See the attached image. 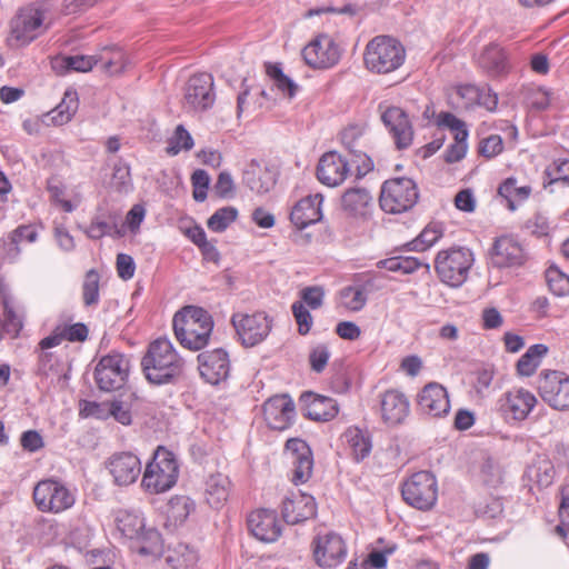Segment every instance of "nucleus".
<instances>
[{"label": "nucleus", "mask_w": 569, "mask_h": 569, "mask_svg": "<svg viewBox=\"0 0 569 569\" xmlns=\"http://www.w3.org/2000/svg\"><path fill=\"white\" fill-rule=\"evenodd\" d=\"M370 200L371 197L366 189L351 188L343 193L341 203L343 210L357 214L363 211V209L369 204Z\"/></svg>", "instance_id": "obj_43"}, {"label": "nucleus", "mask_w": 569, "mask_h": 569, "mask_svg": "<svg viewBox=\"0 0 569 569\" xmlns=\"http://www.w3.org/2000/svg\"><path fill=\"white\" fill-rule=\"evenodd\" d=\"M107 469L112 476L113 483L127 487L134 483L141 475L139 457L129 451L113 453L107 461Z\"/></svg>", "instance_id": "obj_18"}, {"label": "nucleus", "mask_w": 569, "mask_h": 569, "mask_svg": "<svg viewBox=\"0 0 569 569\" xmlns=\"http://www.w3.org/2000/svg\"><path fill=\"white\" fill-rule=\"evenodd\" d=\"M546 278L550 290L559 297L569 295V277L557 268H549Z\"/></svg>", "instance_id": "obj_51"}, {"label": "nucleus", "mask_w": 569, "mask_h": 569, "mask_svg": "<svg viewBox=\"0 0 569 569\" xmlns=\"http://www.w3.org/2000/svg\"><path fill=\"white\" fill-rule=\"evenodd\" d=\"M286 455L292 465L293 483H306L313 470L312 451L308 443L298 438L289 439L286 442Z\"/></svg>", "instance_id": "obj_19"}, {"label": "nucleus", "mask_w": 569, "mask_h": 569, "mask_svg": "<svg viewBox=\"0 0 569 569\" xmlns=\"http://www.w3.org/2000/svg\"><path fill=\"white\" fill-rule=\"evenodd\" d=\"M527 259V250L512 234L497 237L488 250V264L496 269L521 267Z\"/></svg>", "instance_id": "obj_10"}, {"label": "nucleus", "mask_w": 569, "mask_h": 569, "mask_svg": "<svg viewBox=\"0 0 569 569\" xmlns=\"http://www.w3.org/2000/svg\"><path fill=\"white\" fill-rule=\"evenodd\" d=\"M537 389L541 399L551 408L560 411L569 410V376L562 371H541Z\"/></svg>", "instance_id": "obj_11"}, {"label": "nucleus", "mask_w": 569, "mask_h": 569, "mask_svg": "<svg viewBox=\"0 0 569 569\" xmlns=\"http://www.w3.org/2000/svg\"><path fill=\"white\" fill-rule=\"evenodd\" d=\"M296 416L295 403L288 395H277L263 403V417L267 425L276 430L291 426Z\"/></svg>", "instance_id": "obj_21"}, {"label": "nucleus", "mask_w": 569, "mask_h": 569, "mask_svg": "<svg viewBox=\"0 0 569 569\" xmlns=\"http://www.w3.org/2000/svg\"><path fill=\"white\" fill-rule=\"evenodd\" d=\"M108 403L109 401L81 400L79 403V415L82 418L93 417L99 420H107Z\"/></svg>", "instance_id": "obj_58"}, {"label": "nucleus", "mask_w": 569, "mask_h": 569, "mask_svg": "<svg viewBox=\"0 0 569 569\" xmlns=\"http://www.w3.org/2000/svg\"><path fill=\"white\" fill-rule=\"evenodd\" d=\"M78 110V96L76 91L67 90L61 102L51 111L54 124L61 126L71 120Z\"/></svg>", "instance_id": "obj_40"}, {"label": "nucleus", "mask_w": 569, "mask_h": 569, "mask_svg": "<svg viewBox=\"0 0 569 569\" xmlns=\"http://www.w3.org/2000/svg\"><path fill=\"white\" fill-rule=\"evenodd\" d=\"M548 352V347L543 343H536L520 357L517 362V372L523 377H530L540 365L541 358Z\"/></svg>", "instance_id": "obj_37"}, {"label": "nucleus", "mask_w": 569, "mask_h": 569, "mask_svg": "<svg viewBox=\"0 0 569 569\" xmlns=\"http://www.w3.org/2000/svg\"><path fill=\"white\" fill-rule=\"evenodd\" d=\"M342 439L350 448L355 460L361 461L370 455L372 441L367 430L351 426L343 432Z\"/></svg>", "instance_id": "obj_33"}, {"label": "nucleus", "mask_w": 569, "mask_h": 569, "mask_svg": "<svg viewBox=\"0 0 569 569\" xmlns=\"http://www.w3.org/2000/svg\"><path fill=\"white\" fill-rule=\"evenodd\" d=\"M238 217V210L233 207H223L214 211L208 219L207 226L213 232H223Z\"/></svg>", "instance_id": "obj_48"}, {"label": "nucleus", "mask_w": 569, "mask_h": 569, "mask_svg": "<svg viewBox=\"0 0 569 569\" xmlns=\"http://www.w3.org/2000/svg\"><path fill=\"white\" fill-rule=\"evenodd\" d=\"M231 492L232 483L226 475L214 473L206 480L204 499L212 509H221L229 500Z\"/></svg>", "instance_id": "obj_30"}, {"label": "nucleus", "mask_w": 569, "mask_h": 569, "mask_svg": "<svg viewBox=\"0 0 569 569\" xmlns=\"http://www.w3.org/2000/svg\"><path fill=\"white\" fill-rule=\"evenodd\" d=\"M248 528L262 542H274L281 536L282 525L274 510L258 509L248 516Z\"/></svg>", "instance_id": "obj_20"}, {"label": "nucleus", "mask_w": 569, "mask_h": 569, "mask_svg": "<svg viewBox=\"0 0 569 569\" xmlns=\"http://www.w3.org/2000/svg\"><path fill=\"white\" fill-rule=\"evenodd\" d=\"M367 295L363 284L355 278L352 284L346 286L339 291V305L348 311H360L367 303Z\"/></svg>", "instance_id": "obj_36"}, {"label": "nucleus", "mask_w": 569, "mask_h": 569, "mask_svg": "<svg viewBox=\"0 0 569 569\" xmlns=\"http://www.w3.org/2000/svg\"><path fill=\"white\" fill-rule=\"evenodd\" d=\"M503 151V141L499 134H490L480 140L478 153L486 158L492 159Z\"/></svg>", "instance_id": "obj_54"}, {"label": "nucleus", "mask_w": 569, "mask_h": 569, "mask_svg": "<svg viewBox=\"0 0 569 569\" xmlns=\"http://www.w3.org/2000/svg\"><path fill=\"white\" fill-rule=\"evenodd\" d=\"M301 302L310 309H318L323 303L325 291L321 287H307L300 292Z\"/></svg>", "instance_id": "obj_61"}, {"label": "nucleus", "mask_w": 569, "mask_h": 569, "mask_svg": "<svg viewBox=\"0 0 569 569\" xmlns=\"http://www.w3.org/2000/svg\"><path fill=\"white\" fill-rule=\"evenodd\" d=\"M96 60L89 56H64L58 57L52 61V68L59 71H90Z\"/></svg>", "instance_id": "obj_42"}, {"label": "nucleus", "mask_w": 569, "mask_h": 569, "mask_svg": "<svg viewBox=\"0 0 569 569\" xmlns=\"http://www.w3.org/2000/svg\"><path fill=\"white\" fill-rule=\"evenodd\" d=\"M118 531L132 540L134 548L143 556H159L162 551V538L154 528H147L141 513L131 510H119L116 513Z\"/></svg>", "instance_id": "obj_3"}, {"label": "nucleus", "mask_w": 569, "mask_h": 569, "mask_svg": "<svg viewBox=\"0 0 569 569\" xmlns=\"http://www.w3.org/2000/svg\"><path fill=\"white\" fill-rule=\"evenodd\" d=\"M84 233L91 240H99L103 237L121 238L124 236L122 227L118 226V216L112 212L96 214Z\"/></svg>", "instance_id": "obj_31"}, {"label": "nucleus", "mask_w": 569, "mask_h": 569, "mask_svg": "<svg viewBox=\"0 0 569 569\" xmlns=\"http://www.w3.org/2000/svg\"><path fill=\"white\" fill-rule=\"evenodd\" d=\"M401 496L411 507L419 510L431 509L438 498V485L429 471H419L410 476L401 486Z\"/></svg>", "instance_id": "obj_7"}, {"label": "nucleus", "mask_w": 569, "mask_h": 569, "mask_svg": "<svg viewBox=\"0 0 569 569\" xmlns=\"http://www.w3.org/2000/svg\"><path fill=\"white\" fill-rule=\"evenodd\" d=\"M179 466L174 455L159 447L142 475L141 486L150 493H162L170 490L177 482Z\"/></svg>", "instance_id": "obj_5"}, {"label": "nucleus", "mask_w": 569, "mask_h": 569, "mask_svg": "<svg viewBox=\"0 0 569 569\" xmlns=\"http://www.w3.org/2000/svg\"><path fill=\"white\" fill-rule=\"evenodd\" d=\"M473 261V253L469 248L451 247L437 253L435 271L442 283L458 288L466 282Z\"/></svg>", "instance_id": "obj_6"}, {"label": "nucleus", "mask_w": 569, "mask_h": 569, "mask_svg": "<svg viewBox=\"0 0 569 569\" xmlns=\"http://www.w3.org/2000/svg\"><path fill=\"white\" fill-rule=\"evenodd\" d=\"M410 413L409 399L399 391L393 390V422L401 423Z\"/></svg>", "instance_id": "obj_62"}, {"label": "nucleus", "mask_w": 569, "mask_h": 569, "mask_svg": "<svg viewBox=\"0 0 569 569\" xmlns=\"http://www.w3.org/2000/svg\"><path fill=\"white\" fill-rule=\"evenodd\" d=\"M531 188L529 186L517 187V179L513 177L507 178L498 188V194L507 200L509 210L515 211L516 200L523 201L529 198Z\"/></svg>", "instance_id": "obj_39"}, {"label": "nucleus", "mask_w": 569, "mask_h": 569, "mask_svg": "<svg viewBox=\"0 0 569 569\" xmlns=\"http://www.w3.org/2000/svg\"><path fill=\"white\" fill-rule=\"evenodd\" d=\"M141 370L150 385H176L186 376L187 361L170 339L160 337L151 341L141 358Z\"/></svg>", "instance_id": "obj_1"}, {"label": "nucleus", "mask_w": 569, "mask_h": 569, "mask_svg": "<svg viewBox=\"0 0 569 569\" xmlns=\"http://www.w3.org/2000/svg\"><path fill=\"white\" fill-rule=\"evenodd\" d=\"M281 512L287 523L296 525L316 516L315 498L301 491L291 492L282 500Z\"/></svg>", "instance_id": "obj_23"}, {"label": "nucleus", "mask_w": 569, "mask_h": 569, "mask_svg": "<svg viewBox=\"0 0 569 569\" xmlns=\"http://www.w3.org/2000/svg\"><path fill=\"white\" fill-rule=\"evenodd\" d=\"M110 417L123 426H129L132 422L130 406L118 399L108 403L107 419Z\"/></svg>", "instance_id": "obj_57"}, {"label": "nucleus", "mask_w": 569, "mask_h": 569, "mask_svg": "<svg viewBox=\"0 0 569 569\" xmlns=\"http://www.w3.org/2000/svg\"><path fill=\"white\" fill-rule=\"evenodd\" d=\"M231 323L244 347H253L262 342L271 330V320L264 312L252 315L237 312L232 315Z\"/></svg>", "instance_id": "obj_13"}, {"label": "nucleus", "mask_w": 569, "mask_h": 569, "mask_svg": "<svg viewBox=\"0 0 569 569\" xmlns=\"http://www.w3.org/2000/svg\"><path fill=\"white\" fill-rule=\"evenodd\" d=\"M476 478L485 487L498 488L503 482V470L500 462L491 456H483L478 465Z\"/></svg>", "instance_id": "obj_35"}, {"label": "nucleus", "mask_w": 569, "mask_h": 569, "mask_svg": "<svg viewBox=\"0 0 569 569\" xmlns=\"http://www.w3.org/2000/svg\"><path fill=\"white\" fill-rule=\"evenodd\" d=\"M437 124L450 129L455 134L453 143H467L469 136L466 123L453 113L442 111L437 117Z\"/></svg>", "instance_id": "obj_44"}, {"label": "nucleus", "mask_w": 569, "mask_h": 569, "mask_svg": "<svg viewBox=\"0 0 569 569\" xmlns=\"http://www.w3.org/2000/svg\"><path fill=\"white\" fill-rule=\"evenodd\" d=\"M32 500L40 512L59 515L76 505L77 496L66 482L51 477L41 479L34 485Z\"/></svg>", "instance_id": "obj_4"}, {"label": "nucleus", "mask_w": 569, "mask_h": 569, "mask_svg": "<svg viewBox=\"0 0 569 569\" xmlns=\"http://www.w3.org/2000/svg\"><path fill=\"white\" fill-rule=\"evenodd\" d=\"M321 193L309 194L300 199L290 212V220L298 229H305L310 224L319 222L322 218Z\"/></svg>", "instance_id": "obj_27"}, {"label": "nucleus", "mask_w": 569, "mask_h": 569, "mask_svg": "<svg viewBox=\"0 0 569 569\" xmlns=\"http://www.w3.org/2000/svg\"><path fill=\"white\" fill-rule=\"evenodd\" d=\"M533 236L545 237L549 234L550 226L548 219L541 213H535L532 218L528 219L525 224Z\"/></svg>", "instance_id": "obj_63"}, {"label": "nucleus", "mask_w": 569, "mask_h": 569, "mask_svg": "<svg viewBox=\"0 0 569 569\" xmlns=\"http://www.w3.org/2000/svg\"><path fill=\"white\" fill-rule=\"evenodd\" d=\"M477 512L488 519H495L502 515L503 503L499 497H488L480 502L477 508Z\"/></svg>", "instance_id": "obj_59"}, {"label": "nucleus", "mask_w": 569, "mask_h": 569, "mask_svg": "<svg viewBox=\"0 0 569 569\" xmlns=\"http://www.w3.org/2000/svg\"><path fill=\"white\" fill-rule=\"evenodd\" d=\"M342 49L336 40L320 33L312 39L302 50L305 62L312 69H330L337 66L341 59Z\"/></svg>", "instance_id": "obj_12"}, {"label": "nucleus", "mask_w": 569, "mask_h": 569, "mask_svg": "<svg viewBox=\"0 0 569 569\" xmlns=\"http://www.w3.org/2000/svg\"><path fill=\"white\" fill-rule=\"evenodd\" d=\"M193 148V139L189 131L182 126H177L173 136L168 141L167 153L177 156L180 151H189Z\"/></svg>", "instance_id": "obj_49"}, {"label": "nucleus", "mask_w": 569, "mask_h": 569, "mask_svg": "<svg viewBox=\"0 0 569 569\" xmlns=\"http://www.w3.org/2000/svg\"><path fill=\"white\" fill-rule=\"evenodd\" d=\"M312 551L315 560L320 567L335 568L346 559L347 545L339 533L320 531L312 540Z\"/></svg>", "instance_id": "obj_14"}, {"label": "nucleus", "mask_w": 569, "mask_h": 569, "mask_svg": "<svg viewBox=\"0 0 569 569\" xmlns=\"http://www.w3.org/2000/svg\"><path fill=\"white\" fill-rule=\"evenodd\" d=\"M417 405L422 413L435 418L447 416L450 411L448 392L438 382H429L422 388Z\"/></svg>", "instance_id": "obj_22"}, {"label": "nucleus", "mask_w": 569, "mask_h": 569, "mask_svg": "<svg viewBox=\"0 0 569 569\" xmlns=\"http://www.w3.org/2000/svg\"><path fill=\"white\" fill-rule=\"evenodd\" d=\"M196 510V502L187 496H174L169 501L168 512L174 522H183Z\"/></svg>", "instance_id": "obj_46"}, {"label": "nucleus", "mask_w": 569, "mask_h": 569, "mask_svg": "<svg viewBox=\"0 0 569 569\" xmlns=\"http://www.w3.org/2000/svg\"><path fill=\"white\" fill-rule=\"evenodd\" d=\"M191 183L193 188V199L197 202H202L207 199L208 189L210 184V177L206 170L197 169L191 176Z\"/></svg>", "instance_id": "obj_53"}, {"label": "nucleus", "mask_w": 569, "mask_h": 569, "mask_svg": "<svg viewBox=\"0 0 569 569\" xmlns=\"http://www.w3.org/2000/svg\"><path fill=\"white\" fill-rule=\"evenodd\" d=\"M213 327L212 316L199 306H184L172 318L174 338L190 351H200L210 343Z\"/></svg>", "instance_id": "obj_2"}, {"label": "nucleus", "mask_w": 569, "mask_h": 569, "mask_svg": "<svg viewBox=\"0 0 569 569\" xmlns=\"http://www.w3.org/2000/svg\"><path fill=\"white\" fill-rule=\"evenodd\" d=\"M363 59L368 70L389 73L391 71V37L377 36L371 39L366 47Z\"/></svg>", "instance_id": "obj_24"}, {"label": "nucleus", "mask_w": 569, "mask_h": 569, "mask_svg": "<svg viewBox=\"0 0 569 569\" xmlns=\"http://www.w3.org/2000/svg\"><path fill=\"white\" fill-rule=\"evenodd\" d=\"M197 561V551L184 545H179L172 553L167 557V562L170 563L173 569H187L193 567Z\"/></svg>", "instance_id": "obj_47"}, {"label": "nucleus", "mask_w": 569, "mask_h": 569, "mask_svg": "<svg viewBox=\"0 0 569 569\" xmlns=\"http://www.w3.org/2000/svg\"><path fill=\"white\" fill-rule=\"evenodd\" d=\"M130 360L122 353L111 352L100 359L94 370V379L102 391L120 389L127 381Z\"/></svg>", "instance_id": "obj_9"}, {"label": "nucleus", "mask_w": 569, "mask_h": 569, "mask_svg": "<svg viewBox=\"0 0 569 569\" xmlns=\"http://www.w3.org/2000/svg\"><path fill=\"white\" fill-rule=\"evenodd\" d=\"M242 181L251 191L258 194L269 192L276 183L273 173L254 159L243 169Z\"/></svg>", "instance_id": "obj_28"}, {"label": "nucleus", "mask_w": 569, "mask_h": 569, "mask_svg": "<svg viewBox=\"0 0 569 569\" xmlns=\"http://www.w3.org/2000/svg\"><path fill=\"white\" fill-rule=\"evenodd\" d=\"M350 169L347 160L336 151L325 153L317 166L318 180L328 187L340 186L347 178Z\"/></svg>", "instance_id": "obj_25"}, {"label": "nucleus", "mask_w": 569, "mask_h": 569, "mask_svg": "<svg viewBox=\"0 0 569 569\" xmlns=\"http://www.w3.org/2000/svg\"><path fill=\"white\" fill-rule=\"evenodd\" d=\"M478 64L489 76H500L507 68L506 54L498 44L490 43L480 53Z\"/></svg>", "instance_id": "obj_34"}, {"label": "nucleus", "mask_w": 569, "mask_h": 569, "mask_svg": "<svg viewBox=\"0 0 569 569\" xmlns=\"http://www.w3.org/2000/svg\"><path fill=\"white\" fill-rule=\"evenodd\" d=\"M216 100L213 77L201 72L189 78L184 87L183 107L191 111H204L211 108Z\"/></svg>", "instance_id": "obj_15"}, {"label": "nucleus", "mask_w": 569, "mask_h": 569, "mask_svg": "<svg viewBox=\"0 0 569 569\" xmlns=\"http://www.w3.org/2000/svg\"><path fill=\"white\" fill-rule=\"evenodd\" d=\"M537 403L538 400L532 392L525 388H513L498 400V409L506 419L523 421Z\"/></svg>", "instance_id": "obj_16"}, {"label": "nucleus", "mask_w": 569, "mask_h": 569, "mask_svg": "<svg viewBox=\"0 0 569 569\" xmlns=\"http://www.w3.org/2000/svg\"><path fill=\"white\" fill-rule=\"evenodd\" d=\"M300 405L305 416L315 421H330L339 412L335 399L311 391L301 395Z\"/></svg>", "instance_id": "obj_26"}, {"label": "nucleus", "mask_w": 569, "mask_h": 569, "mask_svg": "<svg viewBox=\"0 0 569 569\" xmlns=\"http://www.w3.org/2000/svg\"><path fill=\"white\" fill-rule=\"evenodd\" d=\"M20 445L26 451L37 452L44 447V441L37 430H27L21 435Z\"/></svg>", "instance_id": "obj_64"}, {"label": "nucleus", "mask_w": 569, "mask_h": 569, "mask_svg": "<svg viewBox=\"0 0 569 569\" xmlns=\"http://www.w3.org/2000/svg\"><path fill=\"white\" fill-rule=\"evenodd\" d=\"M21 253L20 242L12 237L10 233L1 240L0 243V258L8 261L14 262Z\"/></svg>", "instance_id": "obj_60"}, {"label": "nucleus", "mask_w": 569, "mask_h": 569, "mask_svg": "<svg viewBox=\"0 0 569 569\" xmlns=\"http://www.w3.org/2000/svg\"><path fill=\"white\" fill-rule=\"evenodd\" d=\"M418 198V188L412 179L393 177V214L411 209Z\"/></svg>", "instance_id": "obj_32"}, {"label": "nucleus", "mask_w": 569, "mask_h": 569, "mask_svg": "<svg viewBox=\"0 0 569 569\" xmlns=\"http://www.w3.org/2000/svg\"><path fill=\"white\" fill-rule=\"evenodd\" d=\"M46 11L38 4L21 8L10 22L11 39L19 46H26L41 36L46 30Z\"/></svg>", "instance_id": "obj_8"}, {"label": "nucleus", "mask_w": 569, "mask_h": 569, "mask_svg": "<svg viewBox=\"0 0 569 569\" xmlns=\"http://www.w3.org/2000/svg\"><path fill=\"white\" fill-rule=\"evenodd\" d=\"M197 361L200 377L212 386L226 381L230 375L229 355L222 348L199 353Z\"/></svg>", "instance_id": "obj_17"}, {"label": "nucleus", "mask_w": 569, "mask_h": 569, "mask_svg": "<svg viewBox=\"0 0 569 569\" xmlns=\"http://www.w3.org/2000/svg\"><path fill=\"white\" fill-rule=\"evenodd\" d=\"M393 113H397L396 123H393V138L398 149H406L412 143L413 128L408 114L400 108L393 107Z\"/></svg>", "instance_id": "obj_38"}, {"label": "nucleus", "mask_w": 569, "mask_h": 569, "mask_svg": "<svg viewBox=\"0 0 569 569\" xmlns=\"http://www.w3.org/2000/svg\"><path fill=\"white\" fill-rule=\"evenodd\" d=\"M559 181L569 186V159H556L543 171L545 188Z\"/></svg>", "instance_id": "obj_45"}, {"label": "nucleus", "mask_w": 569, "mask_h": 569, "mask_svg": "<svg viewBox=\"0 0 569 569\" xmlns=\"http://www.w3.org/2000/svg\"><path fill=\"white\" fill-rule=\"evenodd\" d=\"M331 352L326 343H318L313 346L309 352V365L312 371L322 372L330 359Z\"/></svg>", "instance_id": "obj_52"}, {"label": "nucleus", "mask_w": 569, "mask_h": 569, "mask_svg": "<svg viewBox=\"0 0 569 569\" xmlns=\"http://www.w3.org/2000/svg\"><path fill=\"white\" fill-rule=\"evenodd\" d=\"M442 237V227L439 223L428 224L413 240L402 244L411 251H425Z\"/></svg>", "instance_id": "obj_41"}, {"label": "nucleus", "mask_w": 569, "mask_h": 569, "mask_svg": "<svg viewBox=\"0 0 569 569\" xmlns=\"http://www.w3.org/2000/svg\"><path fill=\"white\" fill-rule=\"evenodd\" d=\"M295 320L298 325V332L302 336L309 333L312 327V316L301 301H295L291 306Z\"/></svg>", "instance_id": "obj_55"}, {"label": "nucleus", "mask_w": 569, "mask_h": 569, "mask_svg": "<svg viewBox=\"0 0 569 569\" xmlns=\"http://www.w3.org/2000/svg\"><path fill=\"white\" fill-rule=\"evenodd\" d=\"M0 297L3 306V320H0L2 335L16 338L23 327L24 311L3 287H0Z\"/></svg>", "instance_id": "obj_29"}, {"label": "nucleus", "mask_w": 569, "mask_h": 569, "mask_svg": "<svg viewBox=\"0 0 569 569\" xmlns=\"http://www.w3.org/2000/svg\"><path fill=\"white\" fill-rule=\"evenodd\" d=\"M99 273L91 269L86 273L82 284V299L87 307L96 306L99 302Z\"/></svg>", "instance_id": "obj_50"}, {"label": "nucleus", "mask_w": 569, "mask_h": 569, "mask_svg": "<svg viewBox=\"0 0 569 569\" xmlns=\"http://www.w3.org/2000/svg\"><path fill=\"white\" fill-rule=\"evenodd\" d=\"M355 278L359 283L363 284V289L367 293L386 287L389 280L388 277L379 271L357 273Z\"/></svg>", "instance_id": "obj_56"}]
</instances>
